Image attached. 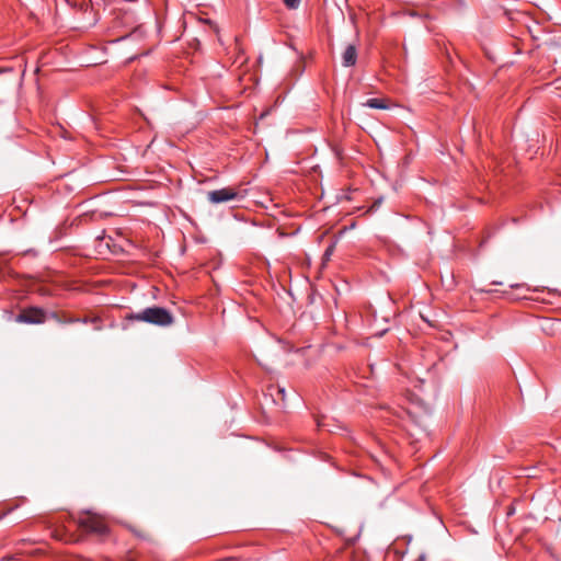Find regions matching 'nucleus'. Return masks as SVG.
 Here are the masks:
<instances>
[{"instance_id": "nucleus-1", "label": "nucleus", "mask_w": 561, "mask_h": 561, "mask_svg": "<svg viewBox=\"0 0 561 561\" xmlns=\"http://www.w3.org/2000/svg\"><path fill=\"white\" fill-rule=\"evenodd\" d=\"M128 319L147 322L158 327H169L173 324L174 317L163 307H148L140 312L131 313Z\"/></svg>"}, {"instance_id": "nucleus-2", "label": "nucleus", "mask_w": 561, "mask_h": 561, "mask_svg": "<svg viewBox=\"0 0 561 561\" xmlns=\"http://www.w3.org/2000/svg\"><path fill=\"white\" fill-rule=\"evenodd\" d=\"M78 525L83 530L100 536L105 535L108 530L104 519L101 516L92 514L90 512L83 513L79 517Z\"/></svg>"}, {"instance_id": "nucleus-3", "label": "nucleus", "mask_w": 561, "mask_h": 561, "mask_svg": "<svg viewBox=\"0 0 561 561\" xmlns=\"http://www.w3.org/2000/svg\"><path fill=\"white\" fill-rule=\"evenodd\" d=\"M244 197V193L233 187H224L220 190L210 191L207 193V199L211 204H220L232 201H241Z\"/></svg>"}, {"instance_id": "nucleus-4", "label": "nucleus", "mask_w": 561, "mask_h": 561, "mask_svg": "<svg viewBox=\"0 0 561 561\" xmlns=\"http://www.w3.org/2000/svg\"><path fill=\"white\" fill-rule=\"evenodd\" d=\"M18 322L38 324L45 321V312L39 308H28L21 311L16 317Z\"/></svg>"}, {"instance_id": "nucleus-5", "label": "nucleus", "mask_w": 561, "mask_h": 561, "mask_svg": "<svg viewBox=\"0 0 561 561\" xmlns=\"http://www.w3.org/2000/svg\"><path fill=\"white\" fill-rule=\"evenodd\" d=\"M357 60V48L355 45L350 44L346 46L342 54V64L344 67H352Z\"/></svg>"}, {"instance_id": "nucleus-6", "label": "nucleus", "mask_w": 561, "mask_h": 561, "mask_svg": "<svg viewBox=\"0 0 561 561\" xmlns=\"http://www.w3.org/2000/svg\"><path fill=\"white\" fill-rule=\"evenodd\" d=\"M365 106L370 108H380L385 110L388 107L386 101L383 99H368L365 103Z\"/></svg>"}, {"instance_id": "nucleus-7", "label": "nucleus", "mask_w": 561, "mask_h": 561, "mask_svg": "<svg viewBox=\"0 0 561 561\" xmlns=\"http://www.w3.org/2000/svg\"><path fill=\"white\" fill-rule=\"evenodd\" d=\"M288 10H296L299 8L301 0H283Z\"/></svg>"}, {"instance_id": "nucleus-8", "label": "nucleus", "mask_w": 561, "mask_h": 561, "mask_svg": "<svg viewBox=\"0 0 561 561\" xmlns=\"http://www.w3.org/2000/svg\"><path fill=\"white\" fill-rule=\"evenodd\" d=\"M332 253H333V248H328L322 256V263H321L322 266H324L327 264V262L330 261Z\"/></svg>"}, {"instance_id": "nucleus-9", "label": "nucleus", "mask_w": 561, "mask_h": 561, "mask_svg": "<svg viewBox=\"0 0 561 561\" xmlns=\"http://www.w3.org/2000/svg\"><path fill=\"white\" fill-rule=\"evenodd\" d=\"M277 393L280 396V400H282L283 402H285V388H283V387H278V388H277Z\"/></svg>"}, {"instance_id": "nucleus-10", "label": "nucleus", "mask_w": 561, "mask_h": 561, "mask_svg": "<svg viewBox=\"0 0 561 561\" xmlns=\"http://www.w3.org/2000/svg\"><path fill=\"white\" fill-rule=\"evenodd\" d=\"M114 249H115V251H113V253H117V252H119V251H123V248H122V247L114 248Z\"/></svg>"}, {"instance_id": "nucleus-11", "label": "nucleus", "mask_w": 561, "mask_h": 561, "mask_svg": "<svg viewBox=\"0 0 561 561\" xmlns=\"http://www.w3.org/2000/svg\"><path fill=\"white\" fill-rule=\"evenodd\" d=\"M420 561H425V556L424 554H421L420 558H419Z\"/></svg>"}]
</instances>
